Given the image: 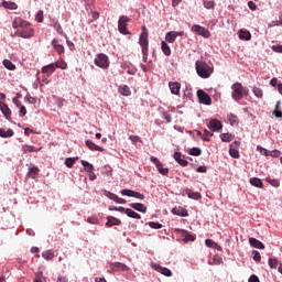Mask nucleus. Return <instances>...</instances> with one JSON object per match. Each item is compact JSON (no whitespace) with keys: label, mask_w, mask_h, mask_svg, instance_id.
<instances>
[{"label":"nucleus","mask_w":282,"mask_h":282,"mask_svg":"<svg viewBox=\"0 0 282 282\" xmlns=\"http://www.w3.org/2000/svg\"><path fill=\"white\" fill-rule=\"evenodd\" d=\"M208 127L210 131H220L224 124H221V121H219V119H212L209 120Z\"/></svg>","instance_id":"15"},{"label":"nucleus","mask_w":282,"mask_h":282,"mask_svg":"<svg viewBox=\"0 0 282 282\" xmlns=\"http://www.w3.org/2000/svg\"><path fill=\"white\" fill-rule=\"evenodd\" d=\"M32 24H30V22L21 19V18H17L13 22H12V28L14 30H21L22 28H30Z\"/></svg>","instance_id":"10"},{"label":"nucleus","mask_w":282,"mask_h":282,"mask_svg":"<svg viewBox=\"0 0 282 282\" xmlns=\"http://www.w3.org/2000/svg\"><path fill=\"white\" fill-rule=\"evenodd\" d=\"M3 6L7 10H17V8H19L14 2H3Z\"/></svg>","instance_id":"50"},{"label":"nucleus","mask_w":282,"mask_h":282,"mask_svg":"<svg viewBox=\"0 0 282 282\" xmlns=\"http://www.w3.org/2000/svg\"><path fill=\"white\" fill-rule=\"evenodd\" d=\"M126 215L131 217L132 219H142V216L131 208H128Z\"/></svg>","instance_id":"37"},{"label":"nucleus","mask_w":282,"mask_h":282,"mask_svg":"<svg viewBox=\"0 0 282 282\" xmlns=\"http://www.w3.org/2000/svg\"><path fill=\"white\" fill-rule=\"evenodd\" d=\"M152 268L156 272H160V274H163V276H173V272L170 271L169 268L162 267L160 264H153Z\"/></svg>","instance_id":"14"},{"label":"nucleus","mask_w":282,"mask_h":282,"mask_svg":"<svg viewBox=\"0 0 282 282\" xmlns=\"http://www.w3.org/2000/svg\"><path fill=\"white\" fill-rule=\"evenodd\" d=\"M249 243L252 248H257L258 250L265 249V245H263V242L259 241L257 238H249Z\"/></svg>","instance_id":"19"},{"label":"nucleus","mask_w":282,"mask_h":282,"mask_svg":"<svg viewBox=\"0 0 282 282\" xmlns=\"http://www.w3.org/2000/svg\"><path fill=\"white\" fill-rule=\"evenodd\" d=\"M39 173H41V170H39V167H36V166H32L29 169L28 176L31 177L32 180H34V177H36V175H39Z\"/></svg>","instance_id":"33"},{"label":"nucleus","mask_w":282,"mask_h":282,"mask_svg":"<svg viewBox=\"0 0 282 282\" xmlns=\"http://www.w3.org/2000/svg\"><path fill=\"white\" fill-rule=\"evenodd\" d=\"M213 132L205 130L204 135H202V140H204V142H210V138H213Z\"/></svg>","instance_id":"46"},{"label":"nucleus","mask_w":282,"mask_h":282,"mask_svg":"<svg viewBox=\"0 0 282 282\" xmlns=\"http://www.w3.org/2000/svg\"><path fill=\"white\" fill-rule=\"evenodd\" d=\"M238 34L241 41H250V39H252V34H250L248 30H240Z\"/></svg>","instance_id":"24"},{"label":"nucleus","mask_w":282,"mask_h":282,"mask_svg":"<svg viewBox=\"0 0 282 282\" xmlns=\"http://www.w3.org/2000/svg\"><path fill=\"white\" fill-rule=\"evenodd\" d=\"M257 151H259L261 155H265V158H269L270 155V151H268V149L265 148H262L261 145L257 147Z\"/></svg>","instance_id":"51"},{"label":"nucleus","mask_w":282,"mask_h":282,"mask_svg":"<svg viewBox=\"0 0 282 282\" xmlns=\"http://www.w3.org/2000/svg\"><path fill=\"white\" fill-rule=\"evenodd\" d=\"M162 118L163 120H165L167 123L173 121V118L171 117V113H169L167 111H163L162 112Z\"/></svg>","instance_id":"53"},{"label":"nucleus","mask_w":282,"mask_h":282,"mask_svg":"<svg viewBox=\"0 0 282 282\" xmlns=\"http://www.w3.org/2000/svg\"><path fill=\"white\" fill-rule=\"evenodd\" d=\"M173 215H178L180 217H188V210L183 207H174L172 209Z\"/></svg>","instance_id":"20"},{"label":"nucleus","mask_w":282,"mask_h":282,"mask_svg":"<svg viewBox=\"0 0 282 282\" xmlns=\"http://www.w3.org/2000/svg\"><path fill=\"white\" fill-rule=\"evenodd\" d=\"M129 206L133 208V210H138V213H147V207L142 203H131Z\"/></svg>","instance_id":"21"},{"label":"nucleus","mask_w":282,"mask_h":282,"mask_svg":"<svg viewBox=\"0 0 282 282\" xmlns=\"http://www.w3.org/2000/svg\"><path fill=\"white\" fill-rule=\"evenodd\" d=\"M272 50L273 52H279L280 54H282V45H273Z\"/></svg>","instance_id":"63"},{"label":"nucleus","mask_w":282,"mask_h":282,"mask_svg":"<svg viewBox=\"0 0 282 282\" xmlns=\"http://www.w3.org/2000/svg\"><path fill=\"white\" fill-rule=\"evenodd\" d=\"M121 224H122V220H120L113 216L107 217V223H106L107 228H111L112 226H120Z\"/></svg>","instance_id":"18"},{"label":"nucleus","mask_w":282,"mask_h":282,"mask_svg":"<svg viewBox=\"0 0 282 282\" xmlns=\"http://www.w3.org/2000/svg\"><path fill=\"white\" fill-rule=\"evenodd\" d=\"M197 98L202 105H213V99L210 96L202 89L197 90Z\"/></svg>","instance_id":"8"},{"label":"nucleus","mask_w":282,"mask_h":282,"mask_svg":"<svg viewBox=\"0 0 282 282\" xmlns=\"http://www.w3.org/2000/svg\"><path fill=\"white\" fill-rule=\"evenodd\" d=\"M174 160L180 164L181 166H188V161L182 159V153L175 152L174 153Z\"/></svg>","instance_id":"23"},{"label":"nucleus","mask_w":282,"mask_h":282,"mask_svg":"<svg viewBox=\"0 0 282 282\" xmlns=\"http://www.w3.org/2000/svg\"><path fill=\"white\" fill-rule=\"evenodd\" d=\"M95 65L101 69H107L109 67V57L106 54H98L95 58Z\"/></svg>","instance_id":"5"},{"label":"nucleus","mask_w":282,"mask_h":282,"mask_svg":"<svg viewBox=\"0 0 282 282\" xmlns=\"http://www.w3.org/2000/svg\"><path fill=\"white\" fill-rule=\"evenodd\" d=\"M188 154L189 155L199 156V155H202V149H199V148H192V149H189Z\"/></svg>","instance_id":"47"},{"label":"nucleus","mask_w":282,"mask_h":282,"mask_svg":"<svg viewBox=\"0 0 282 282\" xmlns=\"http://www.w3.org/2000/svg\"><path fill=\"white\" fill-rule=\"evenodd\" d=\"M14 135V130L13 129H3L0 128V138H12Z\"/></svg>","instance_id":"29"},{"label":"nucleus","mask_w":282,"mask_h":282,"mask_svg":"<svg viewBox=\"0 0 282 282\" xmlns=\"http://www.w3.org/2000/svg\"><path fill=\"white\" fill-rule=\"evenodd\" d=\"M265 181L274 188H279V186H281V182L278 178L267 177Z\"/></svg>","instance_id":"41"},{"label":"nucleus","mask_w":282,"mask_h":282,"mask_svg":"<svg viewBox=\"0 0 282 282\" xmlns=\"http://www.w3.org/2000/svg\"><path fill=\"white\" fill-rule=\"evenodd\" d=\"M220 140L223 142H232L235 140V135L230 133H221L220 134Z\"/></svg>","instance_id":"36"},{"label":"nucleus","mask_w":282,"mask_h":282,"mask_svg":"<svg viewBox=\"0 0 282 282\" xmlns=\"http://www.w3.org/2000/svg\"><path fill=\"white\" fill-rule=\"evenodd\" d=\"M169 87H170L171 94H173L174 96H180V89H182V84L177 82H170Z\"/></svg>","instance_id":"16"},{"label":"nucleus","mask_w":282,"mask_h":282,"mask_svg":"<svg viewBox=\"0 0 282 282\" xmlns=\"http://www.w3.org/2000/svg\"><path fill=\"white\" fill-rule=\"evenodd\" d=\"M42 257L43 259H45V261H52V259H54L55 254H54V250H46L42 252Z\"/></svg>","instance_id":"32"},{"label":"nucleus","mask_w":282,"mask_h":282,"mask_svg":"<svg viewBox=\"0 0 282 282\" xmlns=\"http://www.w3.org/2000/svg\"><path fill=\"white\" fill-rule=\"evenodd\" d=\"M203 6L206 10H215V1L214 0H203Z\"/></svg>","instance_id":"40"},{"label":"nucleus","mask_w":282,"mask_h":282,"mask_svg":"<svg viewBox=\"0 0 282 282\" xmlns=\"http://www.w3.org/2000/svg\"><path fill=\"white\" fill-rule=\"evenodd\" d=\"M269 265H270V268H272V269H276V267L279 265V260L275 259V258H270V259H269Z\"/></svg>","instance_id":"52"},{"label":"nucleus","mask_w":282,"mask_h":282,"mask_svg":"<svg viewBox=\"0 0 282 282\" xmlns=\"http://www.w3.org/2000/svg\"><path fill=\"white\" fill-rule=\"evenodd\" d=\"M195 67L196 74H198L200 78H210V74L214 72L213 67L203 61H196Z\"/></svg>","instance_id":"2"},{"label":"nucleus","mask_w":282,"mask_h":282,"mask_svg":"<svg viewBox=\"0 0 282 282\" xmlns=\"http://www.w3.org/2000/svg\"><path fill=\"white\" fill-rule=\"evenodd\" d=\"M2 64L6 67V69H9L10 72H14V69H17V66L10 59H4Z\"/></svg>","instance_id":"35"},{"label":"nucleus","mask_w":282,"mask_h":282,"mask_svg":"<svg viewBox=\"0 0 282 282\" xmlns=\"http://www.w3.org/2000/svg\"><path fill=\"white\" fill-rule=\"evenodd\" d=\"M121 195L126 197H134L135 199H141V200L144 199V194L134 192L132 189H121Z\"/></svg>","instance_id":"9"},{"label":"nucleus","mask_w":282,"mask_h":282,"mask_svg":"<svg viewBox=\"0 0 282 282\" xmlns=\"http://www.w3.org/2000/svg\"><path fill=\"white\" fill-rule=\"evenodd\" d=\"M119 93L121 94V96H131V89L127 85L120 86Z\"/></svg>","instance_id":"39"},{"label":"nucleus","mask_w":282,"mask_h":282,"mask_svg":"<svg viewBox=\"0 0 282 282\" xmlns=\"http://www.w3.org/2000/svg\"><path fill=\"white\" fill-rule=\"evenodd\" d=\"M65 164L68 169H72V166H74V164H76V159H73V158H67L65 160Z\"/></svg>","instance_id":"54"},{"label":"nucleus","mask_w":282,"mask_h":282,"mask_svg":"<svg viewBox=\"0 0 282 282\" xmlns=\"http://www.w3.org/2000/svg\"><path fill=\"white\" fill-rule=\"evenodd\" d=\"M22 151H24V153H36L39 149H36L34 145H23Z\"/></svg>","instance_id":"42"},{"label":"nucleus","mask_w":282,"mask_h":282,"mask_svg":"<svg viewBox=\"0 0 282 282\" xmlns=\"http://www.w3.org/2000/svg\"><path fill=\"white\" fill-rule=\"evenodd\" d=\"M161 50L165 56L171 55V46H169V44L166 42H164V41L161 42Z\"/></svg>","instance_id":"34"},{"label":"nucleus","mask_w":282,"mask_h":282,"mask_svg":"<svg viewBox=\"0 0 282 282\" xmlns=\"http://www.w3.org/2000/svg\"><path fill=\"white\" fill-rule=\"evenodd\" d=\"M229 155L234 158L235 160H239V150L235 148L229 149Z\"/></svg>","instance_id":"48"},{"label":"nucleus","mask_w":282,"mask_h":282,"mask_svg":"<svg viewBox=\"0 0 282 282\" xmlns=\"http://www.w3.org/2000/svg\"><path fill=\"white\" fill-rule=\"evenodd\" d=\"M51 45L59 56L65 53V46H63V44H58V39H53Z\"/></svg>","instance_id":"17"},{"label":"nucleus","mask_w":282,"mask_h":282,"mask_svg":"<svg viewBox=\"0 0 282 282\" xmlns=\"http://www.w3.org/2000/svg\"><path fill=\"white\" fill-rule=\"evenodd\" d=\"M181 236L183 238V241H185V242L186 241H195V236L188 234V231H186V230H182Z\"/></svg>","instance_id":"31"},{"label":"nucleus","mask_w":282,"mask_h":282,"mask_svg":"<svg viewBox=\"0 0 282 282\" xmlns=\"http://www.w3.org/2000/svg\"><path fill=\"white\" fill-rule=\"evenodd\" d=\"M53 28L57 32V34H61L62 36H64L67 40V34H65V32L63 31V26H61V23L55 22Z\"/></svg>","instance_id":"38"},{"label":"nucleus","mask_w":282,"mask_h":282,"mask_svg":"<svg viewBox=\"0 0 282 282\" xmlns=\"http://www.w3.org/2000/svg\"><path fill=\"white\" fill-rule=\"evenodd\" d=\"M149 226H150V228H153L154 230H160V228H162V224L155 223V221H150Z\"/></svg>","instance_id":"55"},{"label":"nucleus","mask_w":282,"mask_h":282,"mask_svg":"<svg viewBox=\"0 0 282 282\" xmlns=\"http://www.w3.org/2000/svg\"><path fill=\"white\" fill-rule=\"evenodd\" d=\"M150 162H153L161 175H169V167H164L158 158L150 156Z\"/></svg>","instance_id":"7"},{"label":"nucleus","mask_w":282,"mask_h":282,"mask_svg":"<svg viewBox=\"0 0 282 282\" xmlns=\"http://www.w3.org/2000/svg\"><path fill=\"white\" fill-rule=\"evenodd\" d=\"M192 32L199 34V36H203L204 39H210V31L199 24H194L192 26Z\"/></svg>","instance_id":"6"},{"label":"nucleus","mask_w":282,"mask_h":282,"mask_svg":"<svg viewBox=\"0 0 282 282\" xmlns=\"http://www.w3.org/2000/svg\"><path fill=\"white\" fill-rule=\"evenodd\" d=\"M110 270H112L113 272H127V270H129V267H127V264L122 262H113L110 263Z\"/></svg>","instance_id":"13"},{"label":"nucleus","mask_w":282,"mask_h":282,"mask_svg":"<svg viewBox=\"0 0 282 282\" xmlns=\"http://www.w3.org/2000/svg\"><path fill=\"white\" fill-rule=\"evenodd\" d=\"M14 36H20L21 39H32V36H34V29L30 26L18 29Z\"/></svg>","instance_id":"4"},{"label":"nucleus","mask_w":282,"mask_h":282,"mask_svg":"<svg viewBox=\"0 0 282 282\" xmlns=\"http://www.w3.org/2000/svg\"><path fill=\"white\" fill-rule=\"evenodd\" d=\"M26 113H28V110L25 109V106H21L19 111L20 118H23Z\"/></svg>","instance_id":"62"},{"label":"nucleus","mask_w":282,"mask_h":282,"mask_svg":"<svg viewBox=\"0 0 282 282\" xmlns=\"http://www.w3.org/2000/svg\"><path fill=\"white\" fill-rule=\"evenodd\" d=\"M37 23H43V11H39L35 15Z\"/></svg>","instance_id":"61"},{"label":"nucleus","mask_w":282,"mask_h":282,"mask_svg":"<svg viewBox=\"0 0 282 282\" xmlns=\"http://www.w3.org/2000/svg\"><path fill=\"white\" fill-rule=\"evenodd\" d=\"M86 147L90 150V151H100V153L105 152L104 148H100L99 145H97L96 143H94L91 140H87L86 141Z\"/></svg>","instance_id":"22"},{"label":"nucleus","mask_w":282,"mask_h":282,"mask_svg":"<svg viewBox=\"0 0 282 282\" xmlns=\"http://www.w3.org/2000/svg\"><path fill=\"white\" fill-rule=\"evenodd\" d=\"M252 254H253V261H257V263H260L261 262V253H259V251H257V250H253Z\"/></svg>","instance_id":"56"},{"label":"nucleus","mask_w":282,"mask_h":282,"mask_svg":"<svg viewBox=\"0 0 282 282\" xmlns=\"http://www.w3.org/2000/svg\"><path fill=\"white\" fill-rule=\"evenodd\" d=\"M45 281H46V278L43 276V273H36L35 274L34 282H45Z\"/></svg>","instance_id":"57"},{"label":"nucleus","mask_w":282,"mask_h":282,"mask_svg":"<svg viewBox=\"0 0 282 282\" xmlns=\"http://www.w3.org/2000/svg\"><path fill=\"white\" fill-rule=\"evenodd\" d=\"M66 67H67V63L65 61H63V58H59L55 63V69H65Z\"/></svg>","instance_id":"43"},{"label":"nucleus","mask_w":282,"mask_h":282,"mask_svg":"<svg viewBox=\"0 0 282 282\" xmlns=\"http://www.w3.org/2000/svg\"><path fill=\"white\" fill-rule=\"evenodd\" d=\"M129 21H131V19H129V17H127V15H121L119 18L118 31L120 32V34H123V35L131 34L129 32V30H127V25H128Z\"/></svg>","instance_id":"3"},{"label":"nucleus","mask_w":282,"mask_h":282,"mask_svg":"<svg viewBox=\"0 0 282 282\" xmlns=\"http://www.w3.org/2000/svg\"><path fill=\"white\" fill-rule=\"evenodd\" d=\"M0 111H2L6 120H12V110H10L8 104L0 101Z\"/></svg>","instance_id":"11"},{"label":"nucleus","mask_w":282,"mask_h":282,"mask_svg":"<svg viewBox=\"0 0 282 282\" xmlns=\"http://www.w3.org/2000/svg\"><path fill=\"white\" fill-rule=\"evenodd\" d=\"M56 72V65L54 63L42 67V74H54Z\"/></svg>","instance_id":"26"},{"label":"nucleus","mask_w":282,"mask_h":282,"mask_svg":"<svg viewBox=\"0 0 282 282\" xmlns=\"http://www.w3.org/2000/svg\"><path fill=\"white\" fill-rule=\"evenodd\" d=\"M185 193L187 194V197L189 199H202V194L198 192H193L192 189H185Z\"/></svg>","instance_id":"27"},{"label":"nucleus","mask_w":282,"mask_h":282,"mask_svg":"<svg viewBox=\"0 0 282 282\" xmlns=\"http://www.w3.org/2000/svg\"><path fill=\"white\" fill-rule=\"evenodd\" d=\"M106 197H108V199H111L112 202H116L118 195L111 193V192H105Z\"/></svg>","instance_id":"58"},{"label":"nucleus","mask_w":282,"mask_h":282,"mask_svg":"<svg viewBox=\"0 0 282 282\" xmlns=\"http://www.w3.org/2000/svg\"><path fill=\"white\" fill-rule=\"evenodd\" d=\"M82 165L85 167L87 173H91L94 171V165L87 161H82Z\"/></svg>","instance_id":"44"},{"label":"nucleus","mask_w":282,"mask_h":282,"mask_svg":"<svg viewBox=\"0 0 282 282\" xmlns=\"http://www.w3.org/2000/svg\"><path fill=\"white\" fill-rule=\"evenodd\" d=\"M205 246H207V248H213L214 250H218V252H221V246L210 239L205 240Z\"/></svg>","instance_id":"25"},{"label":"nucleus","mask_w":282,"mask_h":282,"mask_svg":"<svg viewBox=\"0 0 282 282\" xmlns=\"http://www.w3.org/2000/svg\"><path fill=\"white\" fill-rule=\"evenodd\" d=\"M249 282H260L259 281V276H257V275H251L250 278H249Z\"/></svg>","instance_id":"64"},{"label":"nucleus","mask_w":282,"mask_h":282,"mask_svg":"<svg viewBox=\"0 0 282 282\" xmlns=\"http://www.w3.org/2000/svg\"><path fill=\"white\" fill-rule=\"evenodd\" d=\"M249 182L251 186H256V188H263V182L259 177H252Z\"/></svg>","instance_id":"30"},{"label":"nucleus","mask_w":282,"mask_h":282,"mask_svg":"<svg viewBox=\"0 0 282 282\" xmlns=\"http://www.w3.org/2000/svg\"><path fill=\"white\" fill-rule=\"evenodd\" d=\"M269 155H270L271 158H281V151H279V150H273V151H271V152L269 153Z\"/></svg>","instance_id":"60"},{"label":"nucleus","mask_w":282,"mask_h":282,"mask_svg":"<svg viewBox=\"0 0 282 282\" xmlns=\"http://www.w3.org/2000/svg\"><path fill=\"white\" fill-rule=\"evenodd\" d=\"M177 39V31H170L165 34V41L167 43H173Z\"/></svg>","instance_id":"28"},{"label":"nucleus","mask_w":282,"mask_h":282,"mask_svg":"<svg viewBox=\"0 0 282 282\" xmlns=\"http://www.w3.org/2000/svg\"><path fill=\"white\" fill-rule=\"evenodd\" d=\"M232 93H231V98L236 100V102H239V100L243 99V96H248L250 94V89L243 87L241 83H235L231 86Z\"/></svg>","instance_id":"1"},{"label":"nucleus","mask_w":282,"mask_h":282,"mask_svg":"<svg viewBox=\"0 0 282 282\" xmlns=\"http://www.w3.org/2000/svg\"><path fill=\"white\" fill-rule=\"evenodd\" d=\"M141 47H142L143 63H147V61H149V45H144Z\"/></svg>","instance_id":"45"},{"label":"nucleus","mask_w":282,"mask_h":282,"mask_svg":"<svg viewBox=\"0 0 282 282\" xmlns=\"http://www.w3.org/2000/svg\"><path fill=\"white\" fill-rule=\"evenodd\" d=\"M139 45H149V31L147 30V26L142 28V32L139 37Z\"/></svg>","instance_id":"12"},{"label":"nucleus","mask_w":282,"mask_h":282,"mask_svg":"<svg viewBox=\"0 0 282 282\" xmlns=\"http://www.w3.org/2000/svg\"><path fill=\"white\" fill-rule=\"evenodd\" d=\"M252 91H253L256 98H263V90H261V88L253 87Z\"/></svg>","instance_id":"49"},{"label":"nucleus","mask_w":282,"mask_h":282,"mask_svg":"<svg viewBox=\"0 0 282 282\" xmlns=\"http://www.w3.org/2000/svg\"><path fill=\"white\" fill-rule=\"evenodd\" d=\"M279 25H282L281 19H280V20L271 21V22L269 23V28H276V26H279Z\"/></svg>","instance_id":"59"}]
</instances>
